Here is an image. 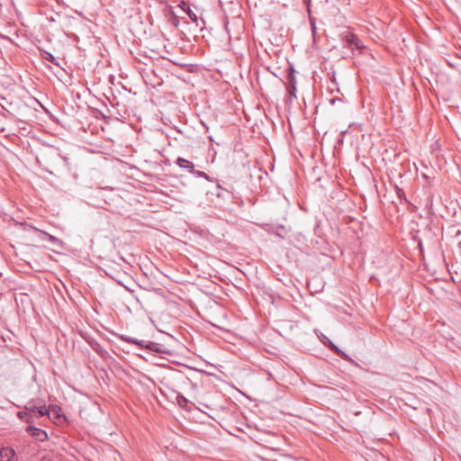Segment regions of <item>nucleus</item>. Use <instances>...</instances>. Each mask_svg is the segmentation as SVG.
<instances>
[{"mask_svg":"<svg viewBox=\"0 0 461 461\" xmlns=\"http://www.w3.org/2000/svg\"><path fill=\"white\" fill-rule=\"evenodd\" d=\"M295 69L293 66H290L288 68V73L286 76V90H287V99L286 103H292L294 99L296 98V79H295Z\"/></svg>","mask_w":461,"mask_h":461,"instance_id":"1","label":"nucleus"},{"mask_svg":"<svg viewBox=\"0 0 461 461\" xmlns=\"http://www.w3.org/2000/svg\"><path fill=\"white\" fill-rule=\"evenodd\" d=\"M343 41L347 43V46L352 50H361L364 47L357 36L348 32L343 36Z\"/></svg>","mask_w":461,"mask_h":461,"instance_id":"2","label":"nucleus"},{"mask_svg":"<svg viewBox=\"0 0 461 461\" xmlns=\"http://www.w3.org/2000/svg\"><path fill=\"white\" fill-rule=\"evenodd\" d=\"M25 410H27L29 412L34 414L37 417H43L46 414H50L49 409L46 405L36 406L33 404L32 402H29L25 405Z\"/></svg>","mask_w":461,"mask_h":461,"instance_id":"3","label":"nucleus"},{"mask_svg":"<svg viewBox=\"0 0 461 461\" xmlns=\"http://www.w3.org/2000/svg\"><path fill=\"white\" fill-rule=\"evenodd\" d=\"M26 431L30 434V436L41 442H43L48 438V434L45 430L36 428L33 425H28Z\"/></svg>","mask_w":461,"mask_h":461,"instance_id":"4","label":"nucleus"},{"mask_svg":"<svg viewBox=\"0 0 461 461\" xmlns=\"http://www.w3.org/2000/svg\"><path fill=\"white\" fill-rule=\"evenodd\" d=\"M0 461H16L14 450L9 447H2L0 449Z\"/></svg>","mask_w":461,"mask_h":461,"instance_id":"5","label":"nucleus"},{"mask_svg":"<svg viewBox=\"0 0 461 461\" xmlns=\"http://www.w3.org/2000/svg\"><path fill=\"white\" fill-rule=\"evenodd\" d=\"M176 164L181 167L188 170L190 173L194 172V165L193 162L184 158H177L176 160Z\"/></svg>","mask_w":461,"mask_h":461,"instance_id":"6","label":"nucleus"},{"mask_svg":"<svg viewBox=\"0 0 461 461\" xmlns=\"http://www.w3.org/2000/svg\"><path fill=\"white\" fill-rule=\"evenodd\" d=\"M142 348H145L151 352H157V353H165L166 352V350L163 348L164 347L162 345L153 342V341H149L147 343H145V341H143Z\"/></svg>","mask_w":461,"mask_h":461,"instance_id":"7","label":"nucleus"},{"mask_svg":"<svg viewBox=\"0 0 461 461\" xmlns=\"http://www.w3.org/2000/svg\"><path fill=\"white\" fill-rule=\"evenodd\" d=\"M178 6L186 13V14L194 23H197L198 17L195 14V13L190 8L187 3L182 1Z\"/></svg>","mask_w":461,"mask_h":461,"instance_id":"8","label":"nucleus"},{"mask_svg":"<svg viewBox=\"0 0 461 461\" xmlns=\"http://www.w3.org/2000/svg\"><path fill=\"white\" fill-rule=\"evenodd\" d=\"M50 414H47L49 417L53 416L59 421L65 419V415L61 413V409L57 406L49 407Z\"/></svg>","mask_w":461,"mask_h":461,"instance_id":"9","label":"nucleus"},{"mask_svg":"<svg viewBox=\"0 0 461 461\" xmlns=\"http://www.w3.org/2000/svg\"><path fill=\"white\" fill-rule=\"evenodd\" d=\"M334 353L342 357L345 360H349V357L339 349L332 341L328 339V343L326 344Z\"/></svg>","mask_w":461,"mask_h":461,"instance_id":"10","label":"nucleus"},{"mask_svg":"<svg viewBox=\"0 0 461 461\" xmlns=\"http://www.w3.org/2000/svg\"><path fill=\"white\" fill-rule=\"evenodd\" d=\"M176 402L180 407L186 410L191 409V402L184 395L177 394Z\"/></svg>","mask_w":461,"mask_h":461,"instance_id":"11","label":"nucleus"},{"mask_svg":"<svg viewBox=\"0 0 461 461\" xmlns=\"http://www.w3.org/2000/svg\"><path fill=\"white\" fill-rule=\"evenodd\" d=\"M32 230H33L34 231H38V232H41V234H43L44 236L47 237L48 240L52 243V244H55L59 241V239L56 238L55 236L46 232V231H43V230H41L40 229L34 227V226H29Z\"/></svg>","mask_w":461,"mask_h":461,"instance_id":"12","label":"nucleus"},{"mask_svg":"<svg viewBox=\"0 0 461 461\" xmlns=\"http://www.w3.org/2000/svg\"><path fill=\"white\" fill-rule=\"evenodd\" d=\"M120 339L126 342H129V343H131L134 345H138L139 347H143V340H138L136 339H133V338H131V337H128L125 335H121Z\"/></svg>","mask_w":461,"mask_h":461,"instance_id":"13","label":"nucleus"},{"mask_svg":"<svg viewBox=\"0 0 461 461\" xmlns=\"http://www.w3.org/2000/svg\"><path fill=\"white\" fill-rule=\"evenodd\" d=\"M192 174H194V176H196L197 177H203L205 178L206 180L208 181H212L211 180V177L205 173V172H203V171H199V170H195L194 169V172H192Z\"/></svg>","mask_w":461,"mask_h":461,"instance_id":"14","label":"nucleus"},{"mask_svg":"<svg viewBox=\"0 0 461 461\" xmlns=\"http://www.w3.org/2000/svg\"><path fill=\"white\" fill-rule=\"evenodd\" d=\"M396 194L399 198L403 199L405 203H408V200L405 196V194L402 189L399 188L398 186H395Z\"/></svg>","mask_w":461,"mask_h":461,"instance_id":"15","label":"nucleus"},{"mask_svg":"<svg viewBox=\"0 0 461 461\" xmlns=\"http://www.w3.org/2000/svg\"><path fill=\"white\" fill-rule=\"evenodd\" d=\"M34 417H36L34 414L28 412V416H26L24 422L28 423L29 425H32V423H34Z\"/></svg>","mask_w":461,"mask_h":461,"instance_id":"16","label":"nucleus"},{"mask_svg":"<svg viewBox=\"0 0 461 461\" xmlns=\"http://www.w3.org/2000/svg\"><path fill=\"white\" fill-rule=\"evenodd\" d=\"M28 412L29 411L27 410H24L23 411H19L18 417L24 421L26 419V416H28Z\"/></svg>","mask_w":461,"mask_h":461,"instance_id":"17","label":"nucleus"},{"mask_svg":"<svg viewBox=\"0 0 461 461\" xmlns=\"http://www.w3.org/2000/svg\"><path fill=\"white\" fill-rule=\"evenodd\" d=\"M311 27H312V34L314 35L315 32H316V25H315V23L312 19H311Z\"/></svg>","mask_w":461,"mask_h":461,"instance_id":"18","label":"nucleus"},{"mask_svg":"<svg viewBox=\"0 0 461 461\" xmlns=\"http://www.w3.org/2000/svg\"><path fill=\"white\" fill-rule=\"evenodd\" d=\"M336 102H341L340 98H332L330 99V104H334Z\"/></svg>","mask_w":461,"mask_h":461,"instance_id":"19","label":"nucleus"},{"mask_svg":"<svg viewBox=\"0 0 461 461\" xmlns=\"http://www.w3.org/2000/svg\"><path fill=\"white\" fill-rule=\"evenodd\" d=\"M48 55H49L50 57H49V58H47V59H48V60H50V61H51V62H54V59H55L54 56H53V55H51V54H50V53H49Z\"/></svg>","mask_w":461,"mask_h":461,"instance_id":"20","label":"nucleus"},{"mask_svg":"<svg viewBox=\"0 0 461 461\" xmlns=\"http://www.w3.org/2000/svg\"><path fill=\"white\" fill-rule=\"evenodd\" d=\"M174 25L175 26H177L178 25V20L176 17L174 18V22H173Z\"/></svg>","mask_w":461,"mask_h":461,"instance_id":"21","label":"nucleus"},{"mask_svg":"<svg viewBox=\"0 0 461 461\" xmlns=\"http://www.w3.org/2000/svg\"><path fill=\"white\" fill-rule=\"evenodd\" d=\"M304 4L308 6L310 5L311 0H303Z\"/></svg>","mask_w":461,"mask_h":461,"instance_id":"22","label":"nucleus"},{"mask_svg":"<svg viewBox=\"0 0 461 461\" xmlns=\"http://www.w3.org/2000/svg\"><path fill=\"white\" fill-rule=\"evenodd\" d=\"M459 245H460V247H461V241L459 242Z\"/></svg>","mask_w":461,"mask_h":461,"instance_id":"23","label":"nucleus"}]
</instances>
